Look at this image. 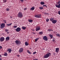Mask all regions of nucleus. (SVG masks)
<instances>
[{
    "mask_svg": "<svg viewBox=\"0 0 60 60\" xmlns=\"http://www.w3.org/2000/svg\"><path fill=\"white\" fill-rule=\"evenodd\" d=\"M44 14H46V12H45L44 13Z\"/></svg>",
    "mask_w": 60,
    "mask_h": 60,
    "instance_id": "nucleus-47",
    "label": "nucleus"
},
{
    "mask_svg": "<svg viewBox=\"0 0 60 60\" xmlns=\"http://www.w3.org/2000/svg\"><path fill=\"white\" fill-rule=\"evenodd\" d=\"M59 48H57L56 49V52H58L59 51Z\"/></svg>",
    "mask_w": 60,
    "mask_h": 60,
    "instance_id": "nucleus-15",
    "label": "nucleus"
},
{
    "mask_svg": "<svg viewBox=\"0 0 60 60\" xmlns=\"http://www.w3.org/2000/svg\"><path fill=\"white\" fill-rule=\"evenodd\" d=\"M5 2H6V1H5Z\"/></svg>",
    "mask_w": 60,
    "mask_h": 60,
    "instance_id": "nucleus-54",
    "label": "nucleus"
},
{
    "mask_svg": "<svg viewBox=\"0 0 60 60\" xmlns=\"http://www.w3.org/2000/svg\"><path fill=\"white\" fill-rule=\"evenodd\" d=\"M43 7H44L45 6V7H46V8H47V5H43Z\"/></svg>",
    "mask_w": 60,
    "mask_h": 60,
    "instance_id": "nucleus-31",
    "label": "nucleus"
},
{
    "mask_svg": "<svg viewBox=\"0 0 60 60\" xmlns=\"http://www.w3.org/2000/svg\"><path fill=\"white\" fill-rule=\"evenodd\" d=\"M40 4L42 5H43V4H44L45 3L43 2H41Z\"/></svg>",
    "mask_w": 60,
    "mask_h": 60,
    "instance_id": "nucleus-22",
    "label": "nucleus"
},
{
    "mask_svg": "<svg viewBox=\"0 0 60 60\" xmlns=\"http://www.w3.org/2000/svg\"><path fill=\"white\" fill-rule=\"evenodd\" d=\"M33 60H38L37 59H34Z\"/></svg>",
    "mask_w": 60,
    "mask_h": 60,
    "instance_id": "nucleus-46",
    "label": "nucleus"
},
{
    "mask_svg": "<svg viewBox=\"0 0 60 60\" xmlns=\"http://www.w3.org/2000/svg\"><path fill=\"white\" fill-rule=\"evenodd\" d=\"M16 31L17 32H19L21 30V29L19 27L18 28L16 29H15Z\"/></svg>",
    "mask_w": 60,
    "mask_h": 60,
    "instance_id": "nucleus-6",
    "label": "nucleus"
},
{
    "mask_svg": "<svg viewBox=\"0 0 60 60\" xmlns=\"http://www.w3.org/2000/svg\"><path fill=\"white\" fill-rule=\"evenodd\" d=\"M17 16H18V17L21 18H22V17H23V14H22V13L21 12H19L17 14Z\"/></svg>",
    "mask_w": 60,
    "mask_h": 60,
    "instance_id": "nucleus-2",
    "label": "nucleus"
},
{
    "mask_svg": "<svg viewBox=\"0 0 60 60\" xmlns=\"http://www.w3.org/2000/svg\"><path fill=\"white\" fill-rule=\"evenodd\" d=\"M9 32H8L7 33V34H9Z\"/></svg>",
    "mask_w": 60,
    "mask_h": 60,
    "instance_id": "nucleus-51",
    "label": "nucleus"
},
{
    "mask_svg": "<svg viewBox=\"0 0 60 60\" xmlns=\"http://www.w3.org/2000/svg\"><path fill=\"white\" fill-rule=\"evenodd\" d=\"M13 28H17V26H15L14 27H13Z\"/></svg>",
    "mask_w": 60,
    "mask_h": 60,
    "instance_id": "nucleus-32",
    "label": "nucleus"
},
{
    "mask_svg": "<svg viewBox=\"0 0 60 60\" xmlns=\"http://www.w3.org/2000/svg\"><path fill=\"white\" fill-rule=\"evenodd\" d=\"M46 22H48L49 21V19H46Z\"/></svg>",
    "mask_w": 60,
    "mask_h": 60,
    "instance_id": "nucleus-30",
    "label": "nucleus"
},
{
    "mask_svg": "<svg viewBox=\"0 0 60 60\" xmlns=\"http://www.w3.org/2000/svg\"><path fill=\"white\" fill-rule=\"evenodd\" d=\"M48 30V31H49V32H50L51 31H53V30H52L49 29Z\"/></svg>",
    "mask_w": 60,
    "mask_h": 60,
    "instance_id": "nucleus-34",
    "label": "nucleus"
},
{
    "mask_svg": "<svg viewBox=\"0 0 60 60\" xmlns=\"http://www.w3.org/2000/svg\"><path fill=\"white\" fill-rule=\"evenodd\" d=\"M5 32H8V31H9V30L7 29H5Z\"/></svg>",
    "mask_w": 60,
    "mask_h": 60,
    "instance_id": "nucleus-33",
    "label": "nucleus"
},
{
    "mask_svg": "<svg viewBox=\"0 0 60 60\" xmlns=\"http://www.w3.org/2000/svg\"><path fill=\"white\" fill-rule=\"evenodd\" d=\"M28 21L29 22H30V23L31 22H32L33 21V20H32L31 19H30V20H28Z\"/></svg>",
    "mask_w": 60,
    "mask_h": 60,
    "instance_id": "nucleus-19",
    "label": "nucleus"
},
{
    "mask_svg": "<svg viewBox=\"0 0 60 60\" xmlns=\"http://www.w3.org/2000/svg\"><path fill=\"white\" fill-rule=\"evenodd\" d=\"M27 52L28 53H29V52H30V51H29V50H27Z\"/></svg>",
    "mask_w": 60,
    "mask_h": 60,
    "instance_id": "nucleus-38",
    "label": "nucleus"
},
{
    "mask_svg": "<svg viewBox=\"0 0 60 60\" xmlns=\"http://www.w3.org/2000/svg\"><path fill=\"white\" fill-rule=\"evenodd\" d=\"M53 42H55V40H53Z\"/></svg>",
    "mask_w": 60,
    "mask_h": 60,
    "instance_id": "nucleus-45",
    "label": "nucleus"
},
{
    "mask_svg": "<svg viewBox=\"0 0 60 60\" xmlns=\"http://www.w3.org/2000/svg\"><path fill=\"white\" fill-rule=\"evenodd\" d=\"M23 48H21L20 49L19 51V52H20L21 53V52H23Z\"/></svg>",
    "mask_w": 60,
    "mask_h": 60,
    "instance_id": "nucleus-10",
    "label": "nucleus"
},
{
    "mask_svg": "<svg viewBox=\"0 0 60 60\" xmlns=\"http://www.w3.org/2000/svg\"><path fill=\"white\" fill-rule=\"evenodd\" d=\"M11 24H12V23H11L10 24H7V26H10L11 25Z\"/></svg>",
    "mask_w": 60,
    "mask_h": 60,
    "instance_id": "nucleus-21",
    "label": "nucleus"
},
{
    "mask_svg": "<svg viewBox=\"0 0 60 60\" xmlns=\"http://www.w3.org/2000/svg\"><path fill=\"white\" fill-rule=\"evenodd\" d=\"M11 49H9L8 50V51H9V53H11Z\"/></svg>",
    "mask_w": 60,
    "mask_h": 60,
    "instance_id": "nucleus-20",
    "label": "nucleus"
},
{
    "mask_svg": "<svg viewBox=\"0 0 60 60\" xmlns=\"http://www.w3.org/2000/svg\"><path fill=\"white\" fill-rule=\"evenodd\" d=\"M17 56H18V57H19V55H17Z\"/></svg>",
    "mask_w": 60,
    "mask_h": 60,
    "instance_id": "nucleus-48",
    "label": "nucleus"
},
{
    "mask_svg": "<svg viewBox=\"0 0 60 60\" xmlns=\"http://www.w3.org/2000/svg\"><path fill=\"white\" fill-rule=\"evenodd\" d=\"M25 44L26 46H28V43H27V42H26Z\"/></svg>",
    "mask_w": 60,
    "mask_h": 60,
    "instance_id": "nucleus-17",
    "label": "nucleus"
},
{
    "mask_svg": "<svg viewBox=\"0 0 60 60\" xmlns=\"http://www.w3.org/2000/svg\"><path fill=\"white\" fill-rule=\"evenodd\" d=\"M36 53V52H35L33 53V54L34 55V54H35Z\"/></svg>",
    "mask_w": 60,
    "mask_h": 60,
    "instance_id": "nucleus-35",
    "label": "nucleus"
},
{
    "mask_svg": "<svg viewBox=\"0 0 60 60\" xmlns=\"http://www.w3.org/2000/svg\"><path fill=\"white\" fill-rule=\"evenodd\" d=\"M6 10L7 11H9L10 10V9L9 8H7L6 9Z\"/></svg>",
    "mask_w": 60,
    "mask_h": 60,
    "instance_id": "nucleus-29",
    "label": "nucleus"
},
{
    "mask_svg": "<svg viewBox=\"0 0 60 60\" xmlns=\"http://www.w3.org/2000/svg\"><path fill=\"white\" fill-rule=\"evenodd\" d=\"M46 15H49V14L48 13H46Z\"/></svg>",
    "mask_w": 60,
    "mask_h": 60,
    "instance_id": "nucleus-44",
    "label": "nucleus"
},
{
    "mask_svg": "<svg viewBox=\"0 0 60 60\" xmlns=\"http://www.w3.org/2000/svg\"><path fill=\"white\" fill-rule=\"evenodd\" d=\"M11 19H12V17H11Z\"/></svg>",
    "mask_w": 60,
    "mask_h": 60,
    "instance_id": "nucleus-52",
    "label": "nucleus"
},
{
    "mask_svg": "<svg viewBox=\"0 0 60 60\" xmlns=\"http://www.w3.org/2000/svg\"><path fill=\"white\" fill-rule=\"evenodd\" d=\"M2 57V56L0 55V57Z\"/></svg>",
    "mask_w": 60,
    "mask_h": 60,
    "instance_id": "nucleus-49",
    "label": "nucleus"
},
{
    "mask_svg": "<svg viewBox=\"0 0 60 60\" xmlns=\"http://www.w3.org/2000/svg\"><path fill=\"white\" fill-rule=\"evenodd\" d=\"M4 21L5 23H6V21L5 20H4Z\"/></svg>",
    "mask_w": 60,
    "mask_h": 60,
    "instance_id": "nucleus-37",
    "label": "nucleus"
},
{
    "mask_svg": "<svg viewBox=\"0 0 60 60\" xmlns=\"http://www.w3.org/2000/svg\"><path fill=\"white\" fill-rule=\"evenodd\" d=\"M49 36H50V37H51V38H53V35H49Z\"/></svg>",
    "mask_w": 60,
    "mask_h": 60,
    "instance_id": "nucleus-25",
    "label": "nucleus"
},
{
    "mask_svg": "<svg viewBox=\"0 0 60 60\" xmlns=\"http://www.w3.org/2000/svg\"><path fill=\"white\" fill-rule=\"evenodd\" d=\"M57 22V20H54L52 21V23L53 24H55V23H56Z\"/></svg>",
    "mask_w": 60,
    "mask_h": 60,
    "instance_id": "nucleus-12",
    "label": "nucleus"
},
{
    "mask_svg": "<svg viewBox=\"0 0 60 60\" xmlns=\"http://www.w3.org/2000/svg\"><path fill=\"white\" fill-rule=\"evenodd\" d=\"M4 56H7V53L6 52L4 54Z\"/></svg>",
    "mask_w": 60,
    "mask_h": 60,
    "instance_id": "nucleus-23",
    "label": "nucleus"
},
{
    "mask_svg": "<svg viewBox=\"0 0 60 60\" xmlns=\"http://www.w3.org/2000/svg\"><path fill=\"white\" fill-rule=\"evenodd\" d=\"M29 54H31V52H29Z\"/></svg>",
    "mask_w": 60,
    "mask_h": 60,
    "instance_id": "nucleus-43",
    "label": "nucleus"
},
{
    "mask_svg": "<svg viewBox=\"0 0 60 60\" xmlns=\"http://www.w3.org/2000/svg\"><path fill=\"white\" fill-rule=\"evenodd\" d=\"M4 38L3 37L0 38V41L1 42H2V41H4Z\"/></svg>",
    "mask_w": 60,
    "mask_h": 60,
    "instance_id": "nucleus-9",
    "label": "nucleus"
},
{
    "mask_svg": "<svg viewBox=\"0 0 60 60\" xmlns=\"http://www.w3.org/2000/svg\"><path fill=\"white\" fill-rule=\"evenodd\" d=\"M40 29H41V28H40V26H37L36 29V31H39V30H40Z\"/></svg>",
    "mask_w": 60,
    "mask_h": 60,
    "instance_id": "nucleus-7",
    "label": "nucleus"
},
{
    "mask_svg": "<svg viewBox=\"0 0 60 60\" xmlns=\"http://www.w3.org/2000/svg\"><path fill=\"white\" fill-rule=\"evenodd\" d=\"M2 47L1 46H0V49H2Z\"/></svg>",
    "mask_w": 60,
    "mask_h": 60,
    "instance_id": "nucleus-42",
    "label": "nucleus"
},
{
    "mask_svg": "<svg viewBox=\"0 0 60 60\" xmlns=\"http://www.w3.org/2000/svg\"><path fill=\"white\" fill-rule=\"evenodd\" d=\"M57 4H59V3H60V1H59L57 3Z\"/></svg>",
    "mask_w": 60,
    "mask_h": 60,
    "instance_id": "nucleus-41",
    "label": "nucleus"
},
{
    "mask_svg": "<svg viewBox=\"0 0 60 60\" xmlns=\"http://www.w3.org/2000/svg\"><path fill=\"white\" fill-rule=\"evenodd\" d=\"M53 20H54V18H51L50 19V21H52Z\"/></svg>",
    "mask_w": 60,
    "mask_h": 60,
    "instance_id": "nucleus-18",
    "label": "nucleus"
},
{
    "mask_svg": "<svg viewBox=\"0 0 60 60\" xmlns=\"http://www.w3.org/2000/svg\"><path fill=\"white\" fill-rule=\"evenodd\" d=\"M58 14H59V15H60V11H59L58 12Z\"/></svg>",
    "mask_w": 60,
    "mask_h": 60,
    "instance_id": "nucleus-36",
    "label": "nucleus"
},
{
    "mask_svg": "<svg viewBox=\"0 0 60 60\" xmlns=\"http://www.w3.org/2000/svg\"><path fill=\"white\" fill-rule=\"evenodd\" d=\"M39 8L40 10H42L43 9V7H39Z\"/></svg>",
    "mask_w": 60,
    "mask_h": 60,
    "instance_id": "nucleus-24",
    "label": "nucleus"
},
{
    "mask_svg": "<svg viewBox=\"0 0 60 60\" xmlns=\"http://www.w3.org/2000/svg\"><path fill=\"white\" fill-rule=\"evenodd\" d=\"M41 15H35V17L38 18H41Z\"/></svg>",
    "mask_w": 60,
    "mask_h": 60,
    "instance_id": "nucleus-8",
    "label": "nucleus"
},
{
    "mask_svg": "<svg viewBox=\"0 0 60 60\" xmlns=\"http://www.w3.org/2000/svg\"><path fill=\"white\" fill-rule=\"evenodd\" d=\"M10 40V37H7L6 38V41H9Z\"/></svg>",
    "mask_w": 60,
    "mask_h": 60,
    "instance_id": "nucleus-11",
    "label": "nucleus"
},
{
    "mask_svg": "<svg viewBox=\"0 0 60 60\" xmlns=\"http://www.w3.org/2000/svg\"><path fill=\"white\" fill-rule=\"evenodd\" d=\"M56 36H58V37H59L60 36V35L59 34H56Z\"/></svg>",
    "mask_w": 60,
    "mask_h": 60,
    "instance_id": "nucleus-27",
    "label": "nucleus"
},
{
    "mask_svg": "<svg viewBox=\"0 0 60 60\" xmlns=\"http://www.w3.org/2000/svg\"><path fill=\"white\" fill-rule=\"evenodd\" d=\"M43 39L45 41H47L48 40V38L46 36H44L43 37Z\"/></svg>",
    "mask_w": 60,
    "mask_h": 60,
    "instance_id": "nucleus-5",
    "label": "nucleus"
},
{
    "mask_svg": "<svg viewBox=\"0 0 60 60\" xmlns=\"http://www.w3.org/2000/svg\"><path fill=\"white\" fill-rule=\"evenodd\" d=\"M20 0V1H21L22 2H23V1H24V0Z\"/></svg>",
    "mask_w": 60,
    "mask_h": 60,
    "instance_id": "nucleus-39",
    "label": "nucleus"
},
{
    "mask_svg": "<svg viewBox=\"0 0 60 60\" xmlns=\"http://www.w3.org/2000/svg\"><path fill=\"white\" fill-rule=\"evenodd\" d=\"M0 60H2V59L0 58Z\"/></svg>",
    "mask_w": 60,
    "mask_h": 60,
    "instance_id": "nucleus-50",
    "label": "nucleus"
},
{
    "mask_svg": "<svg viewBox=\"0 0 60 60\" xmlns=\"http://www.w3.org/2000/svg\"><path fill=\"white\" fill-rule=\"evenodd\" d=\"M26 28V27H24L23 26L22 27V29H23V30H25Z\"/></svg>",
    "mask_w": 60,
    "mask_h": 60,
    "instance_id": "nucleus-16",
    "label": "nucleus"
},
{
    "mask_svg": "<svg viewBox=\"0 0 60 60\" xmlns=\"http://www.w3.org/2000/svg\"><path fill=\"white\" fill-rule=\"evenodd\" d=\"M15 42H16V45H17V46L20 45L21 43V42L19 41H18V40H16L15 41Z\"/></svg>",
    "mask_w": 60,
    "mask_h": 60,
    "instance_id": "nucleus-3",
    "label": "nucleus"
},
{
    "mask_svg": "<svg viewBox=\"0 0 60 60\" xmlns=\"http://www.w3.org/2000/svg\"><path fill=\"white\" fill-rule=\"evenodd\" d=\"M35 8L34 7H33L32 8H31L30 9V10H31L32 11H34V9Z\"/></svg>",
    "mask_w": 60,
    "mask_h": 60,
    "instance_id": "nucleus-14",
    "label": "nucleus"
},
{
    "mask_svg": "<svg viewBox=\"0 0 60 60\" xmlns=\"http://www.w3.org/2000/svg\"><path fill=\"white\" fill-rule=\"evenodd\" d=\"M38 39H39V38H36L35 40V41H38Z\"/></svg>",
    "mask_w": 60,
    "mask_h": 60,
    "instance_id": "nucleus-28",
    "label": "nucleus"
},
{
    "mask_svg": "<svg viewBox=\"0 0 60 60\" xmlns=\"http://www.w3.org/2000/svg\"><path fill=\"white\" fill-rule=\"evenodd\" d=\"M56 7H57V8H60V4H59L58 5L56 4Z\"/></svg>",
    "mask_w": 60,
    "mask_h": 60,
    "instance_id": "nucleus-13",
    "label": "nucleus"
},
{
    "mask_svg": "<svg viewBox=\"0 0 60 60\" xmlns=\"http://www.w3.org/2000/svg\"><path fill=\"white\" fill-rule=\"evenodd\" d=\"M25 0V1H26V0Z\"/></svg>",
    "mask_w": 60,
    "mask_h": 60,
    "instance_id": "nucleus-53",
    "label": "nucleus"
},
{
    "mask_svg": "<svg viewBox=\"0 0 60 60\" xmlns=\"http://www.w3.org/2000/svg\"><path fill=\"white\" fill-rule=\"evenodd\" d=\"M27 9V8H24V10H26Z\"/></svg>",
    "mask_w": 60,
    "mask_h": 60,
    "instance_id": "nucleus-40",
    "label": "nucleus"
},
{
    "mask_svg": "<svg viewBox=\"0 0 60 60\" xmlns=\"http://www.w3.org/2000/svg\"><path fill=\"white\" fill-rule=\"evenodd\" d=\"M51 55V53L49 52L47 54L45 55L44 56V58H48L49 57V56L50 55Z\"/></svg>",
    "mask_w": 60,
    "mask_h": 60,
    "instance_id": "nucleus-1",
    "label": "nucleus"
},
{
    "mask_svg": "<svg viewBox=\"0 0 60 60\" xmlns=\"http://www.w3.org/2000/svg\"><path fill=\"white\" fill-rule=\"evenodd\" d=\"M39 34H43V32H40L39 33Z\"/></svg>",
    "mask_w": 60,
    "mask_h": 60,
    "instance_id": "nucleus-26",
    "label": "nucleus"
},
{
    "mask_svg": "<svg viewBox=\"0 0 60 60\" xmlns=\"http://www.w3.org/2000/svg\"><path fill=\"white\" fill-rule=\"evenodd\" d=\"M5 24L4 23H2V24L0 26V28H4V27H5Z\"/></svg>",
    "mask_w": 60,
    "mask_h": 60,
    "instance_id": "nucleus-4",
    "label": "nucleus"
}]
</instances>
